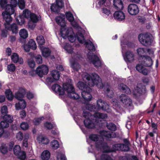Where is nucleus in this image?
I'll return each mask as SVG.
<instances>
[{
    "mask_svg": "<svg viewBox=\"0 0 160 160\" xmlns=\"http://www.w3.org/2000/svg\"><path fill=\"white\" fill-rule=\"evenodd\" d=\"M29 17L31 21L33 22H37L38 21L37 16L33 13H31Z\"/></svg>",
    "mask_w": 160,
    "mask_h": 160,
    "instance_id": "nucleus-49",
    "label": "nucleus"
},
{
    "mask_svg": "<svg viewBox=\"0 0 160 160\" xmlns=\"http://www.w3.org/2000/svg\"><path fill=\"white\" fill-rule=\"evenodd\" d=\"M50 157V153L48 150L44 151L41 155V157L43 160H48Z\"/></svg>",
    "mask_w": 160,
    "mask_h": 160,
    "instance_id": "nucleus-32",
    "label": "nucleus"
},
{
    "mask_svg": "<svg viewBox=\"0 0 160 160\" xmlns=\"http://www.w3.org/2000/svg\"><path fill=\"white\" fill-rule=\"evenodd\" d=\"M1 112L2 113V116L7 115L8 111H7V107L6 105H4L2 107L1 109Z\"/></svg>",
    "mask_w": 160,
    "mask_h": 160,
    "instance_id": "nucleus-55",
    "label": "nucleus"
},
{
    "mask_svg": "<svg viewBox=\"0 0 160 160\" xmlns=\"http://www.w3.org/2000/svg\"><path fill=\"white\" fill-rule=\"evenodd\" d=\"M44 126L48 130H51L53 128L52 124L50 122H46L44 124Z\"/></svg>",
    "mask_w": 160,
    "mask_h": 160,
    "instance_id": "nucleus-62",
    "label": "nucleus"
},
{
    "mask_svg": "<svg viewBox=\"0 0 160 160\" xmlns=\"http://www.w3.org/2000/svg\"><path fill=\"white\" fill-rule=\"evenodd\" d=\"M14 12V9L11 8L9 10H5V12H2V15L3 17V20L5 21V28L6 29L9 31H11L12 33H17L18 32V27L17 24L13 23L10 25V23L12 21V18L11 15Z\"/></svg>",
    "mask_w": 160,
    "mask_h": 160,
    "instance_id": "nucleus-2",
    "label": "nucleus"
},
{
    "mask_svg": "<svg viewBox=\"0 0 160 160\" xmlns=\"http://www.w3.org/2000/svg\"><path fill=\"white\" fill-rule=\"evenodd\" d=\"M92 91H83L82 92V96L84 99L85 102H88L91 100L92 96L91 94Z\"/></svg>",
    "mask_w": 160,
    "mask_h": 160,
    "instance_id": "nucleus-20",
    "label": "nucleus"
},
{
    "mask_svg": "<svg viewBox=\"0 0 160 160\" xmlns=\"http://www.w3.org/2000/svg\"><path fill=\"white\" fill-rule=\"evenodd\" d=\"M16 67L13 64H11L8 65V70L10 72H13L15 70Z\"/></svg>",
    "mask_w": 160,
    "mask_h": 160,
    "instance_id": "nucleus-57",
    "label": "nucleus"
},
{
    "mask_svg": "<svg viewBox=\"0 0 160 160\" xmlns=\"http://www.w3.org/2000/svg\"><path fill=\"white\" fill-rule=\"evenodd\" d=\"M120 101L124 104L126 107L131 106L132 104V100L128 96L124 94H122L120 97Z\"/></svg>",
    "mask_w": 160,
    "mask_h": 160,
    "instance_id": "nucleus-17",
    "label": "nucleus"
},
{
    "mask_svg": "<svg viewBox=\"0 0 160 160\" xmlns=\"http://www.w3.org/2000/svg\"><path fill=\"white\" fill-rule=\"evenodd\" d=\"M13 152H14V154H18L19 153L22 152L21 151L20 147L18 145H16L14 146L13 148Z\"/></svg>",
    "mask_w": 160,
    "mask_h": 160,
    "instance_id": "nucleus-53",
    "label": "nucleus"
},
{
    "mask_svg": "<svg viewBox=\"0 0 160 160\" xmlns=\"http://www.w3.org/2000/svg\"><path fill=\"white\" fill-rule=\"evenodd\" d=\"M106 126L108 129L111 131H115L117 130V126L113 122L107 123Z\"/></svg>",
    "mask_w": 160,
    "mask_h": 160,
    "instance_id": "nucleus-31",
    "label": "nucleus"
},
{
    "mask_svg": "<svg viewBox=\"0 0 160 160\" xmlns=\"http://www.w3.org/2000/svg\"><path fill=\"white\" fill-rule=\"evenodd\" d=\"M5 95L8 100L9 101L12 100L13 96L11 90L6 89L5 92Z\"/></svg>",
    "mask_w": 160,
    "mask_h": 160,
    "instance_id": "nucleus-35",
    "label": "nucleus"
},
{
    "mask_svg": "<svg viewBox=\"0 0 160 160\" xmlns=\"http://www.w3.org/2000/svg\"><path fill=\"white\" fill-rule=\"evenodd\" d=\"M138 39L142 45L146 47L150 46L152 41L151 34L147 33L140 34L138 36Z\"/></svg>",
    "mask_w": 160,
    "mask_h": 160,
    "instance_id": "nucleus-9",
    "label": "nucleus"
},
{
    "mask_svg": "<svg viewBox=\"0 0 160 160\" xmlns=\"http://www.w3.org/2000/svg\"><path fill=\"white\" fill-rule=\"evenodd\" d=\"M51 146L53 149H56L59 147L58 142L57 140L54 139L51 142Z\"/></svg>",
    "mask_w": 160,
    "mask_h": 160,
    "instance_id": "nucleus-47",
    "label": "nucleus"
},
{
    "mask_svg": "<svg viewBox=\"0 0 160 160\" xmlns=\"http://www.w3.org/2000/svg\"><path fill=\"white\" fill-rule=\"evenodd\" d=\"M118 88L122 92L127 94L131 93V92L130 88H128L127 86L123 83L120 84L118 86Z\"/></svg>",
    "mask_w": 160,
    "mask_h": 160,
    "instance_id": "nucleus-24",
    "label": "nucleus"
},
{
    "mask_svg": "<svg viewBox=\"0 0 160 160\" xmlns=\"http://www.w3.org/2000/svg\"><path fill=\"white\" fill-rule=\"evenodd\" d=\"M87 108L90 111L95 112L101 109L102 110L106 111L108 108V106L103 100L100 99L97 100V105L89 104L87 106Z\"/></svg>",
    "mask_w": 160,
    "mask_h": 160,
    "instance_id": "nucleus-5",
    "label": "nucleus"
},
{
    "mask_svg": "<svg viewBox=\"0 0 160 160\" xmlns=\"http://www.w3.org/2000/svg\"><path fill=\"white\" fill-rule=\"evenodd\" d=\"M101 160H112V158L109 155L106 154H102L100 157Z\"/></svg>",
    "mask_w": 160,
    "mask_h": 160,
    "instance_id": "nucleus-54",
    "label": "nucleus"
},
{
    "mask_svg": "<svg viewBox=\"0 0 160 160\" xmlns=\"http://www.w3.org/2000/svg\"><path fill=\"white\" fill-rule=\"evenodd\" d=\"M19 8L21 9H24L25 8V2L24 0H20L19 1Z\"/></svg>",
    "mask_w": 160,
    "mask_h": 160,
    "instance_id": "nucleus-61",
    "label": "nucleus"
},
{
    "mask_svg": "<svg viewBox=\"0 0 160 160\" xmlns=\"http://www.w3.org/2000/svg\"><path fill=\"white\" fill-rule=\"evenodd\" d=\"M128 11L131 15H136L138 14L139 9L137 5L135 4H130L128 5Z\"/></svg>",
    "mask_w": 160,
    "mask_h": 160,
    "instance_id": "nucleus-14",
    "label": "nucleus"
},
{
    "mask_svg": "<svg viewBox=\"0 0 160 160\" xmlns=\"http://www.w3.org/2000/svg\"><path fill=\"white\" fill-rule=\"evenodd\" d=\"M57 160H66V157L64 154L60 153L58 154L57 157Z\"/></svg>",
    "mask_w": 160,
    "mask_h": 160,
    "instance_id": "nucleus-60",
    "label": "nucleus"
},
{
    "mask_svg": "<svg viewBox=\"0 0 160 160\" xmlns=\"http://www.w3.org/2000/svg\"><path fill=\"white\" fill-rule=\"evenodd\" d=\"M113 2L114 8L118 10L114 12V19L118 21L124 20L125 18V14L121 11L123 8V2L121 0H113Z\"/></svg>",
    "mask_w": 160,
    "mask_h": 160,
    "instance_id": "nucleus-4",
    "label": "nucleus"
},
{
    "mask_svg": "<svg viewBox=\"0 0 160 160\" xmlns=\"http://www.w3.org/2000/svg\"><path fill=\"white\" fill-rule=\"evenodd\" d=\"M29 138V135L28 134H26L24 135L23 142H22V146L26 148L28 147V139Z\"/></svg>",
    "mask_w": 160,
    "mask_h": 160,
    "instance_id": "nucleus-42",
    "label": "nucleus"
},
{
    "mask_svg": "<svg viewBox=\"0 0 160 160\" xmlns=\"http://www.w3.org/2000/svg\"><path fill=\"white\" fill-rule=\"evenodd\" d=\"M136 69L138 72L145 75H148L149 72V70L148 69L143 67L142 65H140L139 64H137L136 66Z\"/></svg>",
    "mask_w": 160,
    "mask_h": 160,
    "instance_id": "nucleus-23",
    "label": "nucleus"
},
{
    "mask_svg": "<svg viewBox=\"0 0 160 160\" xmlns=\"http://www.w3.org/2000/svg\"><path fill=\"white\" fill-rule=\"evenodd\" d=\"M151 127L152 128V131L153 132L156 134L158 133V132L157 131L158 130V124L155 123L154 122H152V119H151Z\"/></svg>",
    "mask_w": 160,
    "mask_h": 160,
    "instance_id": "nucleus-44",
    "label": "nucleus"
},
{
    "mask_svg": "<svg viewBox=\"0 0 160 160\" xmlns=\"http://www.w3.org/2000/svg\"><path fill=\"white\" fill-rule=\"evenodd\" d=\"M18 103H16L15 104L16 109L18 110L20 109H24L26 106V102L24 100H18Z\"/></svg>",
    "mask_w": 160,
    "mask_h": 160,
    "instance_id": "nucleus-25",
    "label": "nucleus"
},
{
    "mask_svg": "<svg viewBox=\"0 0 160 160\" xmlns=\"http://www.w3.org/2000/svg\"><path fill=\"white\" fill-rule=\"evenodd\" d=\"M20 37L23 39L27 38L28 37V32L26 29H21L19 32Z\"/></svg>",
    "mask_w": 160,
    "mask_h": 160,
    "instance_id": "nucleus-39",
    "label": "nucleus"
},
{
    "mask_svg": "<svg viewBox=\"0 0 160 160\" xmlns=\"http://www.w3.org/2000/svg\"><path fill=\"white\" fill-rule=\"evenodd\" d=\"M76 37H77L78 41L81 44H83L85 42V40L84 36L83 34L81 32H78V34L77 35Z\"/></svg>",
    "mask_w": 160,
    "mask_h": 160,
    "instance_id": "nucleus-34",
    "label": "nucleus"
},
{
    "mask_svg": "<svg viewBox=\"0 0 160 160\" xmlns=\"http://www.w3.org/2000/svg\"><path fill=\"white\" fill-rule=\"evenodd\" d=\"M0 151L3 154H6L8 152V147L6 144H2L0 147Z\"/></svg>",
    "mask_w": 160,
    "mask_h": 160,
    "instance_id": "nucleus-43",
    "label": "nucleus"
},
{
    "mask_svg": "<svg viewBox=\"0 0 160 160\" xmlns=\"http://www.w3.org/2000/svg\"><path fill=\"white\" fill-rule=\"evenodd\" d=\"M34 59L35 61L38 64H40L42 62V56L39 54L33 55Z\"/></svg>",
    "mask_w": 160,
    "mask_h": 160,
    "instance_id": "nucleus-41",
    "label": "nucleus"
},
{
    "mask_svg": "<svg viewBox=\"0 0 160 160\" xmlns=\"http://www.w3.org/2000/svg\"><path fill=\"white\" fill-rule=\"evenodd\" d=\"M9 122L2 121L0 123V128H2L3 129L9 127Z\"/></svg>",
    "mask_w": 160,
    "mask_h": 160,
    "instance_id": "nucleus-51",
    "label": "nucleus"
},
{
    "mask_svg": "<svg viewBox=\"0 0 160 160\" xmlns=\"http://www.w3.org/2000/svg\"><path fill=\"white\" fill-rule=\"evenodd\" d=\"M123 142L124 143H117L112 145V151L115 152L119 150L124 152L129 151V141L127 138H124L123 139Z\"/></svg>",
    "mask_w": 160,
    "mask_h": 160,
    "instance_id": "nucleus-7",
    "label": "nucleus"
},
{
    "mask_svg": "<svg viewBox=\"0 0 160 160\" xmlns=\"http://www.w3.org/2000/svg\"><path fill=\"white\" fill-rule=\"evenodd\" d=\"M100 133L101 136L105 137L108 138H113L116 137V135L115 133H113L112 136L111 133L108 131L103 130L100 132Z\"/></svg>",
    "mask_w": 160,
    "mask_h": 160,
    "instance_id": "nucleus-27",
    "label": "nucleus"
},
{
    "mask_svg": "<svg viewBox=\"0 0 160 160\" xmlns=\"http://www.w3.org/2000/svg\"><path fill=\"white\" fill-rule=\"evenodd\" d=\"M14 154L17 156L18 158L22 160H23L26 158V153L24 151L18 153V154Z\"/></svg>",
    "mask_w": 160,
    "mask_h": 160,
    "instance_id": "nucleus-45",
    "label": "nucleus"
},
{
    "mask_svg": "<svg viewBox=\"0 0 160 160\" xmlns=\"http://www.w3.org/2000/svg\"><path fill=\"white\" fill-rule=\"evenodd\" d=\"M94 118L101 119H106L108 118V115L106 113L95 112L93 114Z\"/></svg>",
    "mask_w": 160,
    "mask_h": 160,
    "instance_id": "nucleus-28",
    "label": "nucleus"
},
{
    "mask_svg": "<svg viewBox=\"0 0 160 160\" xmlns=\"http://www.w3.org/2000/svg\"><path fill=\"white\" fill-rule=\"evenodd\" d=\"M29 127L28 124L27 122H23L20 124V128L23 130L27 129Z\"/></svg>",
    "mask_w": 160,
    "mask_h": 160,
    "instance_id": "nucleus-59",
    "label": "nucleus"
},
{
    "mask_svg": "<svg viewBox=\"0 0 160 160\" xmlns=\"http://www.w3.org/2000/svg\"><path fill=\"white\" fill-rule=\"evenodd\" d=\"M85 78L89 82V86H93L95 85L98 86L101 81L100 77L95 73H92L91 75L87 74L85 75Z\"/></svg>",
    "mask_w": 160,
    "mask_h": 160,
    "instance_id": "nucleus-8",
    "label": "nucleus"
},
{
    "mask_svg": "<svg viewBox=\"0 0 160 160\" xmlns=\"http://www.w3.org/2000/svg\"><path fill=\"white\" fill-rule=\"evenodd\" d=\"M24 135H23V133L21 132H18L16 135V138H17L19 141H21L23 138Z\"/></svg>",
    "mask_w": 160,
    "mask_h": 160,
    "instance_id": "nucleus-56",
    "label": "nucleus"
},
{
    "mask_svg": "<svg viewBox=\"0 0 160 160\" xmlns=\"http://www.w3.org/2000/svg\"><path fill=\"white\" fill-rule=\"evenodd\" d=\"M74 34H70L68 36L64 37V38H68V40L71 42H74L75 40V37L74 36Z\"/></svg>",
    "mask_w": 160,
    "mask_h": 160,
    "instance_id": "nucleus-58",
    "label": "nucleus"
},
{
    "mask_svg": "<svg viewBox=\"0 0 160 160\" xmlns=\"http://www.w3.org/2000/svg\"><path fill=\"white\" fill-rule=\"evenodd\" d=\"M62 16H57L55 18V21L58 25L61 26L60 32L62 37L64 38L65 36H68L70 35L74 34L71 28H68L66 29V22L64 14H62Z\"/></svg>",
    "mask_w": 160,
    "mask_h": 160,
    "instance_id": "nucleus-3",
    "label": "nucleus"
},
{
    "mask_svg": "<svg viewBox=\"0 0 160 160\" xmlns=\"http://www.w3.org/2000/svg\"><path fill=\"white\" fill-rule=\"evenodd\" d=\"M95 147L98 150L103 149L104 152L108 153L109 152H115L112 151V148L109 149V147L106 142L104 141L103 138L100 139V140L95 142Z\"/></svg>",
    "mask_w": 160,
    "mask_h": 160,
    "instance_id": "nucleus-10",
    "label": "nucleus"
},
{
    "mask_svg": "<svg viewBox=\"0 0 160 160\" xmlns=\"http://www.w3.org/2000/svg\"><path fill=\"white\" fill-rule=\"evenodd\" d=\"M82 115L86 118L83 121L85 127L88 129L94 128L95 127V125L91 114L88 111H85L83 112Z\"/></svg>",
    "mask_w": 160,
    "mask_h": 160,
    "instance_id": "nucleus-6",
    "label": "nucleus"
},
{
    "mask_svg": "<svg viewBox=\"0 0 160 160\" xmlns=\"http://www.w3.org/2000/svg\"><path fill=\"white\" fill-rule=\"evenodd\" d=\"M55 5L62 8L63 7L64 3L62 0H56V3Z\"/></svg>",
    "mask_w": 160,
    "mask_h": 160,
    "instance_id": "nucleus-63",
    "label": "nucleus"
},
{
    "mask_svg": "<svg viewBox=\"0 0 160 160\" xmlns=\"http://www.w3.org/2000/svg\"><path fill=\"white\" fill-rule=\"evenodd\" d=\"M146 50L145 48H139L137 49V52L138 55L142 58L147 56L144 55V54L146 53Z\"/></svg>",
    "mask_w": 160,
    "mask_h": 160,
    "instance_id": "nucleus-33",
    "label": "nucleus"
},
{
    "mask_svg": "<svg viewBox=\"0 0 160 160\" xmlns=\"http://www.w3.org/2000/svg\"><path fill=\"white\" fill-rule=\"evenodd\" d=\"M89 138L91 140L97 142L100 140L99 139L98 136L97 134H91L89 136Z\"/></svg>",
    "mask_w": 160,
    "mask_h": 160,
    "instance_id": "nucleus-48",
    "label": "nucleus"
},
{
    "mask_svg": "<svg viewBox=\"0 0 160 160\" xmlns=\"http://www.w3.org/2000/svg\"><path fill=\"white\" fill-rule=\"evenodd\" d=\"M37 139L43 144L47 145L49 142V139L44 137L39 136Z\"/></svg>",
    "mask_w": 160,
    "mask_h": 160,
    "instance_id": "nucleus-37",
    "label": "nucleus"
},
{
    "mask_svg": "<svg viewBox=\"0 0 160 160\" xmlns=\"http://www.w3.org/2000/svg\"><path fill=\"white\" fill-rule=\"evenodd\" d=\"M142 61H141L139 59V61L141 62L140 65L144 66L145 67H151L153 64V61L150 56H146L144 58H142Z\"/></svg>",
    "mask_w": 160,
    "mask_h": 160,
    "instance_id": "nucleus-16",
    "label": "nucleus"
},
{
    "mask_svg": "<svg viewBox=\"0 0 160 160\" xmlns=\"http://www.w3.org/2000/svg\"><path fill=\"white\" fill-rule=\"evenodd\" d=\"M51 88L53 91L58 93L59 95H64L65 91H66L70 98L74 100H77L79 98V95L76 93L74 87L68 83H63V88L60 85L55 84L52 85Z\"/></svg>",
    "mask_w": 160,
    "mask_h": 160,
    "instance_id": "nucleus-1",
    "label": "nucleus"
},
{
    "mask_svg": "<svg viewBox=\"0 0 160 160\" xmlns=\"http://www.w3.org/2000/svg\"><path fill=\"white\" fill-rule=\"evenodd\" d=\"M9 133L8 132H5L2 128H0V138H1L2 135L7 138L9 136Z\"/></svg>",
    "mask_w": 160,
    "mask_h": 160,
    "instance_id": "nucleus-50",
    "label": "nucleus"
},
{
    "mask_svg": "<svg viewBox=\"0 0 160 160\" xmlns=\"http://www.w3.org/2000/svg\"><path fill=\"white\" fill-rule=\"evenodd\" d=\"M77 87L82 91H92L91 88L86 83L82 81H79L77 83Z\"/></svg>",
    "mask_w": 160,
    "mask_h": 160,
    "instance_id": "nucleus-19",
    "label": "nucleus"
},
{
    "mask_svg": "<svg viewBox=\"0 0 160 160\" xmlns=\"http://www.w3.org/2000/svg\"><path fill=\"white\" fill-rule=\"evenodd\" d=\"M48 72V66L43 65L38 66L36 70V73L40 78L43 77V75H46Z\"/></svg>",
    "mask_w": 160,
    "mask_h": 160,
    "instance_id": "nucleus-12",
    "label": "nucleus"
},
{
    "mask_svg": "<svg viewBox=\"0 0 160 160\" xmlns=\"http://www.w3.org/2000/svg\"><path fill=\"white\" fill-rule=\"evenodd\" d=\"M125 61L131 62L134 60V55L133 53L130 51L128 50L125 53V55H123Z\"/></svg>",
    "mask_w": 160,
    "mask_h": 160,
    "instance_id": "nucleus-18",
    "label": "nucleus"
},
{
    "mask_svg": "<svg viewBox=\"0 0 160 160\" xmlns=\"http://www.w3.org/2000/svg\"><path fill=\"white\" fill-rule=\"evenodd\" d=\"M3 117L4 121L9 122L10 123H12L13 121V119L12 117L9 115H5L2 116Z\"/></svg>",
    "mask_w": 160,
    "mask_h": 160,
    "instance_id": "nucleus-40",
    "label": "nucleus"
},
{
    "mask_svg": "<svg viewBox=\"0 0 160 160\" xmlns=\"http://www.w3.org/2000/svg\"><path fill=\"white\" fill-rule=\"evenodd\" d=\"M88 58L90 61L92 62L94 67H99L101 66V62L97 55L95 54L88 55Z\"/></svg>",
    "mask_w": 160,
    "mask_h": 160,
    "instance_id": "nucleus-13",
    "label": "nucleus"
},
{
    "mask_svg": "<svg viewBox=\"0 0 160 160\" xmlns=\"http://www.w3.org/2000/svg\"><path fill=\"white\" fill-rule=\"evenodd\" d=\"M26 92L24 88H20L19 91L15 93V98L18 100H23L22 98L25 95Z\"/></svg>",
    "mask_w": 160,
    "mask_h": 160,
    "instance_id": "nucleus-22",
    "label": "nucleus"
},
{
    "mask_svg": "<svg viewBox=\"0 0 160 160\" xmlns=\"http://www.w3.org/2000/svg\"><path fill=\"white\" fill-rule=\"evenodd\" d=\"M65 49L68 53L72 54L73 52V49L71 46H66L65 47Z\"/></svg>",
    "mask_w": 160,
    "mask_h": 160,
    "instance_id": "nucleus-64",
    "label": "nucleus"
},
{
    "mask_svg": "<svg viewBox=\"0 0 160 160\" xmlns=\"http://www.w3.org/2000/svg\"><path fill=\"white\" fill-rule=\"evenodd\" d=\"M124 160H139L137 155H132L131 154H128L122 157Z\"/></svg>",
    "mask_w": 160,
    "mask_h": 160,
    "instance_id": "nucleus-29",
    "label": "nucleus"
},
{
    "mask_svg": "<svg viewBox=\"0 0 160 160\" xmlns=\"http://www.w3.org/2000/svg\"><path fill=\"white\" fill-rule=\"evenodd\" d=\"M7 0H0V6L2 8H4L5 10H9V9L11 8L14 9L12 7V5L11 4L10 5L7 4Z\"/></svg>",
    "mask_w": 160,
    "mask_h": 160,
    "instance_id": "nucleus-26",
    "label": "nucleus"
},
{
    "mask_svg": "<svg viewBox=\"0 0 160 160\" xmlns=\"http://www.w3.org/2000/svg\"><path fill=\"white\" fill-rule=\"evenodd\" d=\"M37 48V46L35 42L32 39H30L28 43L23 45L24 49L26 52H29L30 49L33 50H35Z\"/></svg>",
    "mask_w": 160,
    "mask_h": 160,
    "instance_id": "nucleus-15",
    "label": "nucleus"
},
{
    "mask_svg": "<svg viewBox=\"0 0 160 160\" xmlns=\"http://www.w3.org/2000/svg\"><path fill=\"white\" fill-rule=\"evenodd\" d=\"M62 8L55 5V3H52L51 6V10L52 12L58 13L60 12V9Z\"/></svg>",
    "mask_w": 160,
    "mask_h": 160,
    "instance_id": "nucleus-36",
    "label": "nucleus"
},
{
    "mask_svg": "<svg viewBox=\"0 0 160 160\" xmlns=\"http://www.w3.org/2000/svg\"><path fill=\"white\" fill-rule=\"evenodd\" d=\"M11 59L14 63L18 62L21 64H23V59L22 58H19L18 55L17 53H14L11 55Z\"/></svg>",
    "mask_w": 160,
    "mask_h": 160,
    "instance_id": "nucleus-21",
    "label": "nucleus"
},
{
    "mask_svg": "<svg viewBox=\"0 0 160 160\" xmlns=\"http://www.w3.org/2000/svg\"><path fill=\"white\" fill-rule=\"evenodd\" d=\"M42 54L45 57L49 56L51 53V51L48 48H44L42 51Z\"/></svg>",
    "mask_w": 160,
    "mask_h": 160,
    "instance_id": "nucleus-38",
    "label": "nucleus"
},
{
    "mask_svg": "<svg viewBox=\"0 0 160 160\" xmlns=\"http://www.w3.org/2000/svg\"><path fill=\"white\" fill-rule=\"evenodd\" d=\"M84 43L85 45L87 47L88 49H89V50L93 52L96 51L95 47L92 42L90 41L89 43L88 42H85Z\"/></svg>",
    "mask_w": 160,
    "mask_h": 160,
    "instance_id": "nucleus-30",
    "label": "nucleus"
},
{
    "mask_svg": "<svg viewBox=\"0 0 160 160\" xmlns=\"http://www.w3.org/2000/svg\"><path fill=\"white\" fill-rule=\"evenodd\" d=\"M66 18L69 21L73 22L74 20V17L71 12H68L66 14Z\"/></svg>",
    "mask_w": 160,
    "mask_h": 160,
    "instance_id": "nucleus-46",
    "label": "nucleus"
},
{
    "mask_svg": "<svg viewBox=\"0 0 160 160\" xmlns=\"http://www.w3.org/2000/svg\"><path fill=\"white\" fill-rule=\"evenodd\" d=\"M37 41L39 44L42 45L45 43V40L43 36H41L37 38Z\"/></svg>",
    "mask_w": 160,
    "mask_h": 160,
    "instance_id": "nucleus-52",
    "label": "nucleus"
},
{
    "mask_svg": "<svg viewBox=\"0 0 160 160\" xmlns=\"http://www.w3.org/2000/svg\"><path fill=\"white\" fill-rule=\"evenodd\" d=\"M60 73L57 70H52L50 72V76L47 77L46 81L48 84H50L59 80L60 77Z\"/></svg>",
    "mask_w": 160,
    "mask_h": 160,
    "instance_id": "nucleus-11",
    "label": "nucleus"
}]
</instances>
